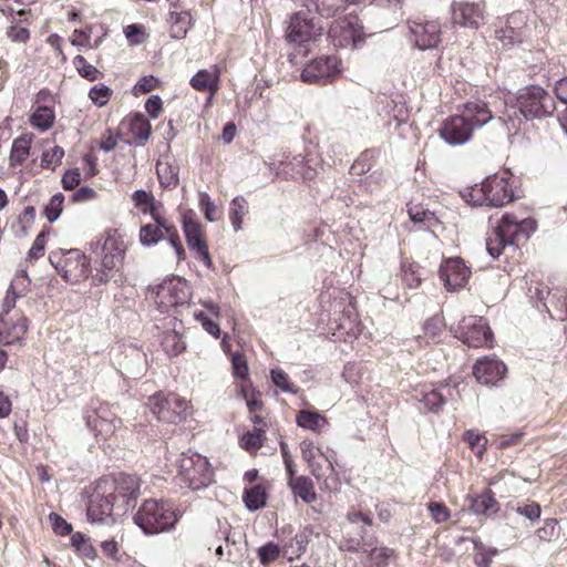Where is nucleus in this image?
Listing matches in <instances>:
<instances>
[{
	"label": "nucleus",
	"instance_id": "58836bf2",
	"mask_svg": "<svg viewBox=\"0 0 567 567\" xmlns=\"http://www.w3.org/2000/svg\"><path fill=\"white\" fill-rule=\"evenodd\" d=\"M132 199L144 214L155 216L158 213L155 197L151 193L142 188L137 189L133 193Z\"/></svg>",
	"mask_w": 567,
	"mask_h": 567
},
{
	"label": "nucleus",
	"instance_id": "774afa93",
	"mask_svg": "<svg viewBox=\"0 0 567 567\" xmlns=\"http://www.w3.org/2000/svg\"><path fill=\"white\" fill-rule=\"evenodd\" d=\"M49 518L52 524V528L56 534L68 535L72 532L71 524H69L63 517H61L56 513H51Z\"/></svg>",
	"mask_w": 567,
	"mask_h": 567
},
{
	"label": "nucleus",
	"instance_id": "b1692460",
	"mask_svg": "<svg viewBox=\"0 0 567 567\" xmlns=\"http://www.w3.org/2000/svg\"><path fill=\"white\" fill-rule=\"evenodd\" d=\"M28 318L20 312L0 317V344L11 346L24 339L28 331Z\"/></svg>",
	"mask_w": 567,
	"mask_h": 567
},
{
	"label": "nucleus",
	"instance_id": "6ab92c4d",
	"mask_svg": "<svg viewBox=\"0 0 567 567\" xmlns=\"http://www.w3.org/2000/svg\"><path fill=\"white\" fill-rule=\"evenodd\" d=\"M85 419L87 426L94 432L95 436L102 440L110 439L121 423V420L107 404H100L89 411Z\"/></svg>",
	"mask_w": 567,
	"mask_h": 567
},
{
	"label": "nucleus",
	"instance_id": "a211bd4d",
	"mask_svg": "<svg viewBox=\"0 0 567 567\" xmlns=\"http://www.w3.org/2000/svg\"><path fill=\"white\" fill-rule=\"evenodd\" d=\"M86 515L91 523L106 525L113 524L115 522L114 516L118 515L113 501L103 492L97 482L90 496Z\"/></svg>",
	"mask_w": 567,
	"mask_h": 567
},
{
	"label": "nucleus",
	"instance_id": "79ce46f5",
	"mask_svg": "<svg viewBox=\"0 0 567 567\" xmlns=\"http://www.w3.org/2000/svg\"><path fill=\"white\" fill-rule=\"evenodd\" d=\"M368 553L378 567H386L390 560L396 557V551L394 549L389 547L377 548L375 545L370 547Z\"/></svg>",
	"mask_w": 567,
	"mask_h": 567
},
{
	"label": "nucleus",
	"instance_id": "69168bd1",
	"mask_svg": "<svg viewBox=\"0 0 567 567\" xmlns=\"http://www.w3.org/2000/svg\"><path fill=\"white\" fill-rule=\"evenodd\" d=\"M81 182V173L79 168L68 169L62 178L61 184L65 190L74 189Z\"/></svg>",
	"mask_w": 567,
	"mask_h": 567
},
{
	"label": "nucleus",
	"instance_id": "f3484780",
	"mask_svg": "<svg viewBox=\"0 0 567 567\" xmlns=\"http://www.w3.org/2000/svg\"><path fill=\"white\" fill-rule=\"evenodd\" d=\"M329 37L336 47L358 49L364 40L363 27L357 17H349L333 24Z\"/></svg>",
	"mask_w": 567,
	"mask_h": 567
},
{
	"label": "nucleus",
	"instance_id": "f03ea898",
	"mask_svg": "<svg viewBox=\"0 0 567 567\" xmlns=\"http://www.w3.org/2000/svg\"><path fill=\"white\" fill-rule=\"evenodd\" d=\"M493 116V111L485 102H467L462 115L450 116L443 122L439 130L440 136L450 145H462L471 138L475 127L487 124Z\"/></svg>",
	"mask_w": 567,
	"mask_h": 567
},
{
	"label": "nucleus",
	"instance_id": "473e14b6",
	"mask_svg": "<svg viewBox=\"0 0 567 567\" xmlns=\"http://www.w3.org/2000/svg\"><path fill=\"white\" fill-rule=\"evenodd\" d=\"M128 131L134 143L143 146L152 134V126L143 114L136 113L128 120Z\"/></svg>",
	"mask_w": 567,
	"mask_h": 567
},
{
	"label": "nucleus",
	"instance_id": "6e6d98bb",
	"mask_svg": "<svg viewBox=\"0 0 567 567\" xmlns=\"http://www.w3.org/2000/svg\"><path fill=\"white\" fill-rule=\"evenodd\" d=\"M278 545L269 542L258 549V558L262 565H268L279 557Z\"/></svg>",
	"mask_w": 567,
	"mask_h": 567
},
{
	"label": "nucleus",
	"instance_id": "423d86ee",
	"mask_svg": "<svg viewBox=\"0 0 567 567\" xmlns=\"http://www.w3.org/2000/svg\"><path fill=\"white\" fill-rule=\"evenodd\" d=\"M348 526L343 532L339 549L348 553H368L377 544L375 537H369L367 527L372 526V518L360 512L349 511L346 516Z\"/></svg>",
	"mask_w": 567,
	"mask_h": 567
},
{
	"label": "nucleus",
	"instance_id": "c85d7f7f",
	"mask_svg": "<svg viewBox=\"0 0 567 567\" xmlns=\"http://www.w3.org/2000/svg\"><path fill=\"white\" fill-rule=\"evenodd\" d=\"M296 6L313 8L321 17H334L344 8V0H291Z\"/></svg>",
	"mask_w": 567,
	"mask_h": 567
},
{
	"label": "nucleus",
	"instance_id": "f257e3e1",
	"mask_svg": "<svg viewBox=\"0 0 567 567\" xmlns=\"http://www.w3.org/2000/svg\"><path fill=\"white\" fill-rule=\"evenodd\" d=\"M554 97L539 85H528L519 91L517 106L506 107L499 120L508 131L518 130L524 120L546 118L554 114Z\"/></svg>",
	"mask_w": 567,
	"mask_h": 567
},
{
	"label": "nucleus",
	"instance_id": "aec40b11",
	"mask_svg": "<svg viewBox=\"0 0 567 567\" xmlns=\"http://www.w3.org/2000/svg\"><path fill=\"white\" fill-rule=\"evenodd\" d=\"M183 230L186 243L195 258L202 261L207 268L213 267V260L209 255L205 231L202 225L193 218L184 217Z\"/></svg>",
	"mask_w": 567,
	"mask_h": 567
},
{
	"label": "nucleus",
	"instance_id": "2f4dec72",
	"mask_svg": "<svg viewBox=\"0 0 567 567\" xmlns=\"http://www.w3.org/2000/svg\"><path fill=\"white\" fill-rule=\"evenodd\" d=\"M288 486L296 497L301 498L306 504H311L317 499V493L311 478L308 476H298L288 480Z\"/></svg>",
	"mask_w": 567,
	"mask_h": 567
},
{
	"label": "nucleus",
	"instance_id": "0eeeda50",
	"mask_svg": "<svg viewBox=\"0 0 567 567\" xmlns=\"http://www.w3.org/2000/svg\"><path fill=\"white\" fill-rule=\"evenodd\" d=\"M470 197L477 206L502 207L513 200L514 192L505 176L493 175L474 185Z\"/></svg>",
	"mask_w": 567,
	"mask_h": 567
},
{
	"label": "nucleus",
	"instance_id": "39448f33",
	"mask_svg": "<svg viewBox=\"0 0 567 567\" xmlns=\"http://www.w3.org/2000/svg\"><path fill=\"white\" fill-rule=\"evenodd\" d=\"M97 483L113 501L117 514L124 515L135 507L141 488L136 475L120 473L113 477H103Z\"/></svg>",
	"mask_w": 567,
	"mask_h": 567
},
{
	"label": "nucleus",
	"instance_id": "e433bc0d",
	"mask_svg": "<svg viewBox=\"0 0 567 567\" xmlns=\"http://www.w3.org/2000/svg\"><path fill=\"white\" fill-rule=\"evenodd\" d=\"M243 499L249 511H258L266 505L267 494L261 485H254L245 489Z\"/></svg>",
	"mask_w": 567,
	"mask_h": 567
},
{
	"label": "nucleus",
	"instance_id": "a878e982",
	"mask_svg": "<svg viewBox=\"0 0 567 567\" xmlns=\"http://www.w3.org/2000/svg\"><path fill=\"white\" fill-rule=\"evenodd\" d=\"M219 81H220V71L217 66H214L210 70L203 69L199 70L193 78L190 79V86L199 92H209L210 96L208 101L218 92L219 90Z\"/></svg>",
	"mask_w": 567,
	"mask_h": 567
},
{
	"label": "nucleus",
	"instance_id": "6e6552de",
	"mask_svg": "<svg viewBox=\"0 0 567 567\" xmlns=\"http://www.w3.org/2000/svg\"><path fill=\"white\" fill-rule=\"evenodd\" d=\"M178 476L193 491L207 487L214 480L209 461L195 452L182 453L178 461Z\"/></svg>",
	"mask_w": 567,
	"mask_h": 567
},
{
	"label": "nucleus",
	"instance_id": "3c124183",
	"mask_svg": "<svg viewBox=\"0 0 567 567\" xmlns=\"http://www.w3.org/2000/svg\"><path fill=\"white\" fill-rule=\"evenodd\" d=\"M421 402L429 411L437 412L444 405L445 399L439 390L433 389L423 394Z\"/></svg>",
	"mask_w": 567,
	"mask_h": 567
},
{
	"label": "nucleus",
	"instance_id": "e2e57ef3",
	"mask_svg": "<svg viewBox=\"0 0 567 567\" xmlns=\"http://www.w3.org/2000/svg\"><path fill=\"white\" fill-rule=\"evenodd\" d=\"M551 291L542 284H536L533 286V284L528 287V295L532 299H536L539 305H537V308L540 309V306L543 307V303L546 302L547 297L551 296Z\"/></svg>",
	"mask_w": 567,
	"mask_h": 567
},
{
	"label": "nucleus",
	"instance_id": "1a4fd4ad",
	"mask_svg": "<svg viewBox=\"0 0 567 567\" xmlns=\"http://www.w3.org/2000/svg\"><path fill=\"white\" fill-rule=\"evenodd\" d=\"M49 260L56 272L68 282H78L89 275V261L80 249L52 250L49 254Z\"/></svg>",
	"mask_w": 567,
	"mask_h": 567
},
{
	"label": "nucleus",
	"instance_id": "4be33fe9",
	"mask_svg": "<svg viewBox=\"0 0 567 567\" xmlns=\"http://www.w3.org/2000/svg\"><path fill=\"white\" fill-rule=\"evenodd\" d=\"M473 373L481 384L497 385L505 378L507 367L495 357H484L476 361Z\"/></svg>",
	"mask_w": 567,
	"mask_h": 567
},
{
	"label": "nucleus",
	"instance_id": "c756f323",
	"mask_svg": "<svg viewBox=\"0 0 567 567\" xmlns=\"http://www.w3.org/2000/svg\"><path fill=\"white\" fill-rule=\"evenodd\" d=\"M31 144V134H23L13 140L9 157V165L11 167L20 166L27 161L30 155Z\"/></svg>",
	"mask_w": 567,
	"mask_h": 567
},
{
	"label": "nucleus",
	"instance_id": "c9c22d12",
	"mask_svg": "<svg viewBox=\"0 0 567 567\" xmlns=\"http://www.w3.org/2000/svg\"><path fill=\"white\" fill-rule=\"evenodd\" d=\"M22 287L19 286L17 280H13L7 290V295L1 305L0 317L3 316H12L14 312L12 310L16 307L17 299L23 297L25 295L27 287L21 284Z\"/></svg>",
	"mask_w": 567,
	"mask_h": 567
},
{
	"label": "nucleus",
	"instance_id": "f704fd0d",
	"mask_svg": "<svg viewBox=\"0 0 567 567\" xmlns=\"http://www.w3.org/2000/svg\"><path fill=\"white\" fill-rule=\"evenodd\" d=\"M168 22L171 23V37L173 39H183L192 25V16L188 11H171Z\"/></svg>",
	"mask_w": 567,
	"mask_h": 567
},
{
	"label": "nucleus",
	"instance_id": "2eb2a0df",
	"mask_svg": "<svg viewBox=\"0 0 567 567\" xmlns=\"http://www.w3.org/2000/svg\"><path fill=\"white\" fill-rule=\"evenodd\" d=\"M340 64L341 62L336 55L317 58L303 68L301 80L306 83L327 85L339 76Z\"/></svg>",
	"mask_w": 567,
	"mask_h": 567
},
{
	"label": "nucleus",
	"instance_id": "bb28decb",
	"mask_svg": "<svg viewBox=\"0 0 567 567\" xmlns=\"http://www.w3.org/2000/svg\"><path fill=\"white\" fill-rule=\"evenodd\" d=\"M153 223L146 224L140 229V241L143 246H153L164 239L168 221L158 212L152 216Z\"/></svg>",
	"mask_w": 567,
	"mask_h": 567
},
{
	"label": "nucleus",
	"instance_id": "603ef678",
	"mask_svg": "<svg viewBox=\"0 0 567 567\" xmlns=\"http://www.w3.org/2000/svg\"><path fill=\"white\" fill-rule=\"evenodd\" d=\"M64 156L63 147L55 145L50 152H44L41 156V166L54 169L61 163Z\"/></svg>",
	"mask_w": 567,
	"mask_h": 567
},
{
	"label": "nucleus",
	"instance_id": "5701e85b",
	"mask_svg": "<svg viewBox=\"0 0 567 567\" xmlns=\"http://www.w3.org/2000/svg\"><path fill=\"white\" fill-rule=\"evenodd\" d=\"M471 276L470 268L460 257L450 258L440 267V278L449 290H456L466 285Z\"/></svg>",
	"mask_w": 567,
	"mask_h": 567
},
{
	"label": "nucleus",
	"instance_id": "72a5a7b5",
	"mask_svg": "<svg viewBox=\"0 0 567 567\" xmlns=\"http://www.w3.org/2000/svg\"><path fill=\"white\" fill-rule=\"evenodd\" d=\"M470 509L475 515H491L499 509L498 502L494 498L492 491L470 498Z\"/></svg>",
	"mask_w": 567,
	"mask_h": 567
},
{
	"label": "nucleus",
	"instance_id": "4d7b16f0",
	"mask_svg": "<svg viewBox=\"0 0 567 567\" xmlns=\"http://www.w3.org/2000/svg\"><path fill=\"white\" fill-rule=\"evenodd\" d=\"M537 536L542 540L550 542L558 536V522L555 518H547L544 525L537 530Z\"/></svg>",
	"mask_w": 567,
	"mask_h": 567
},
{
	"label": "nucleus",
	"instance_id": "09e8293b",
	"mask_svg": "<svg viewBox=\"0 0 567 567\" xmlns=\"http://www.w3.org/2000/svg\"><path fill=\"white\" fill-rule=\"evenodd\" d=\"M73 64L82 78L89 81H94L97 79L99 70L94 65L87 63L84 56L76 55L73 59Z\"/></svg>",
	"mask_w": 567,
	"mask_h": 567
},
{
	"label": "nucleus",
	"instance_id": "13d9d810",
	"mask_svg": "<svg viewBox=\"0 0 567 567\" xmlns=\"http://www.w3.org/2000/svg\"><path fill=\"white\" fill-rule=\"evenodd\" d=\"M233 373L236 378L247 379L248 377V363L244 354L235 352L231 355Z\"/></svg>",
	"mask_w": 567,
	"mask_h": 567
},
{
	"label": "nucleus",
	"instance_id": "ea45409f",
	"mask_svg": "<svg viewBox=\"0 0 567 567\" xmlns=\"http://www.w3.org/2000/svg\"><path fill=\"white\" fill-rule=\"evenodd\" d=\"M54 121V112L48 106H39L31 115L30 123L40 131H47Z\"/></svg>",
	"mask_w": 567,
	"mask_h": 567
},
{
	"label": "nucleus",
	"instance_id": "864d4df0",
	"mask_svg": "<svg viewBox=\"0 0 567 567\" xmlns=\"http://www.w3.org/2000/svg\"><path fill=\"white\" fill-rule=\"evenodd\" d=\"M112 95V90L104 84L93 86L89 92V97L97 106H104Z\"/></svg>",
	"mask_w": 567,
	"mask_h": 567
},
{
	"label": "nucleus",
	"instance_id": "f8f14e48",
	"mask_svg": "<svg viewBox=\"0 0 567 567\" xmlns=\"http://www.w3.org/2000/svg\"><path fill=\"white\" fill-rule=\"evenodd\" d=\"M103 251L101 267L92 276L94 286L107 284L120 271L125 254L124 243L109 236L104 241Z\"/></svg>",
	"mask_w": 567,
	"mask_h": 567
},
{
	"label": "nucleus",
	"instance_id": "393cba45",
	"mask_svg": "<svg viewBox=\"0 0 567 567\" xmlns=\"http://www.w3.org/2000/svg\"><path fill=\"white\" fill-rule=\"evenodd\" d=\"M527 17L523 11L508 16L505 28L495 31V37L504 45L520 43L526 35Z\"/></svg>",
	"mask_w": 567,
	"mask_h": 567
},
{
	"label": "nucleus",
	"instance_id": "338daca9",
	"mask_svg": "<svg viewBox=\"0 0 567 567\" xmlns=\"http://www.w3.org/2000/svg\"><path fill=\"white\" fill-rule=\"evenodd\" d=\"M158 84V80L153 75L141 78L134 86V93L137 94H146L153 91Z\"/></svg>",
	"mask_w": 567,
	"mask_h": 567
},
{
	"label": "nucleus",
	"instance_id": "8fccbe9b",
	"mask_svg": "<svg viewBox=\"0 0 567 567\" xmlns=\"http://www.w3.org/2000/svg\"><path fill=\"white\" fill-rule=\"evenodd\" d=\"M300 450H301V456L302 458L309 464V466L312 468V473L315 475L317 474L316 465H315V458L317 454L323 455L322 452L313 444L312 441L303 440L300 443Z\"/></svg>",
	"mask_w": 567,
	"mask_h": 567
},
{
	"label": "nucleus",
	"instance_id": "9b49d317",
	"mask_svg": "<svg viewBox=\"0 0 567 567\" xmlns=\"http://www.w3.org/2000/svg\"><path fill=\"white\" fill-rule=\"evenodd\" d=\"M453 331L455 337L468 347L481 348L493 346V332L486 319L483 317H464Z\"/></svg>",
	"mask_w": 567,
	"mask_h": 567
},
{
	"label": "nucleus",
	"instance_id": "dca6fc26",
	"mask_svg": "<svg viewBox=\"0 0 567 567\" xmlns=\"http://www.w3.org/2000/svg\"><path fill=\"white\" fill-rule=\"evenodd\" d=\"M190 299V287L184 279L174 278L157 287L155 303L162 312L171 308L187 305Z\"/></svg>",
	"mask_w": 567,
	"mask_h": 567
},
{
	"label": "nucleus",
	"instance_id": "49530a36",
	"mask_svg": "<svg viewBox=\"0 0 567 567\" xmlns=\"http://www.w3.org/2000/svg\"><path fill=\"white\" fill-rule=\"evenodd\" d=\"M63 202L64 196L61 193H58L51 197L49 204L44 207V216L49 223H53L60 217Z\"/></svg>",
	"mask_w": 567,
	"mask_h": 567
},
{
	"label": "nucleus",
	"instance_id": "20e7f679",
	"mask_svg": "<svg viewBox=\"0 0 567 567\" xmlns=\"http://www.w3.org/2000/svg\"><path fill=\"white\" fill-rule=\"evenodd\" d=\"M133 519L145 535H155L172 529L178 518L171 504L151 498L143 502Z\"/></svg>",
	"mask_w": 567,
	"mask_h": 567
},
{
	"label": "nucleus",
	"instance_id": "37998d69",
	"mask_svg": "<svg viewBox=\"0 0 567 567\" xmlns=\"http://www.w3.org/2000/svg\"><path fill=\"white\" fill-rule=\"evenodd\" d=\"M97 27L89 25L82 30H75L71 40L72 45L78 48L91 49L92 38L96 33Z\"/></svg>",
	"mask_w": 567,
	"mask_h": 567
},
{
	"label": "nucleus",
	"instance_id": "c03bdc74",
	"mask_svg": "<svg viewBox=\"0 0 567 567\" xmlns=\"http://www.w3.org/2000/svg\"><path fill=\"white\" fill-rule=\"evenodd\" d=\"M265 439V430L262 427L255 426L252 431L244 434L241 443L248 451L258 450L262 446Z\"/></svg>",
	"mask_w": 567,
	"mask_h": 567
},
{
	"label": "nucleus",
	"instance_id": "412c9836",
	"mask_svg": "<svg viewBox=\"0 0 567 567\" xmlns=\"http://www.w3.org/2000/svg\"><path fill=\"white\" fill-rule=\"evenodd\" d=\"M409 30L420 50L436 48L441 42V25L437 21H408Z\"/></svg>",
	"mask_w": 567,
	"mask_h": 567
},
{
	"label": "nucleus",
	"instance_id": "4c0bfd02",
	"mask_svg": "<svg viewBox=\"0 0 567 567\" xmlns=\"http://www.w3.org/2000/svg\"><path fill=\"white\" fill-rule=\"evenodd\" d=\"M296 423L306 430L317 431L327 423V420L316 411L301 410L296 416Z\"/></svg>",
	"mask_w": 567,
	"mask_h": 567
},
{
	"label": "nucleus",
	"instance_id": "5fc2aeb1",
	"mask_svg": "<svg viewBox=\"0 0 567 567\" xmlns=\"http://www.w3.org/2000/svg\"><path fill=\"white\" fill-rule=\"evenodd\" d=\"M444 320L441 316H433L424 322L423 330L425 337L434 340L444 330Z\"/></svg>",
	"mask_w": 567,
	"mask_h": 567
},
{
	"label": "nucleus",
	"instance_id": "7ed1b4c3",
	"mask_svg": "<svg viewBox=\"0 0 567 567\" xmlns=\"http://www.w3.org/2000/svg\"><path fill=\"white\" fill-rule=\"evenodd\" d=\"M535 230L534 219L519 220L514 215L504 214L486 238V250L492 258H498L506 247L517 248L522 243L527 241Z\"/></svg>",
	"mask_w": 567,
	"mask_h": 567
},
{
	"label": "nucleus",
	"instance_id": "de8ad7c7",
	"mask_svg": "<svg viewBox=\"0 0 567 567\" xmlns=\"http://www.w3.org/2000/svg\"><path fill=\"white\" fill-rule=\"evenodd\" d=\"M274 384L287 393H297L298 388L290 382L288 374L281 369H272L270 371Z\"/></svg>",
	"mask_w": 567,
	"mask_h": 567
},
{
	"label": "nucleus",
	"instance_id": "a18cd8bd",
	"mask_svg": "<svg viewBox=\"0 0 567 567\" xmlns=\"http://www.w3.org/2000/svg\"><path fill=\"white\" fill-rule=\"evenodd\" d=\"M72 546L84 557L94 558L96 551L82 533H74L71 537Z\"/></svg>",
	"mask_w": 567,
	"mask_h": 567
},
{
	"label": "nucleus",
	"instance_id": "7c9ffc66",
	"mask_svg": "<svg viewBox=\"0 0 567 567\" xmlns=\"http://www.w3.org/2000/svg\"><path fill=\"white\" fill-rule=\"evenodd\" d=\"M543 308L549 313L550 318L558 320L567 319V293L563 288H555L549 298V305L543 303Z\"/></svg>",
	"mask_w": 567,
	"mask_h": 567
},
{
	"label": "nucleus",
	"instance_id": "4468645a",
	"mask_svg": "<svg viewBox=\"0 0 567 567\" xmlns=\"http://www.w3.org/2000/svg\"><path fill=\"white\" fill-rule=\"evenodd\" d=\"M453 27H461L476 32L487 21L485 4L482 1H453L451 6Z\"/></svg>",
	"mask_w": 567,
	"mask_h": 567
},
{
	"label": "nucleus",
	"instance_id": "cd10ccee",
	"mask_svg": "<svg viewBox=\"0 0 567 567\" xmlns=\"http://www.w3.org/2000/svg\"><path fill=\"white\" fill-rule=\"evenodd\" d=\"M179 167L175 161L168 157H162L156 163V174L159 185L164 188L173 189L177 187Z\"/></svg>",
	"mask_w": 567,
	"mask_h": 567
},
{
	"label": "nucleus",
	"instance_id": "052dcab7",
	"mask_svg": "<svg viewBox=\"0 0 567 567\" xmlns=\"http://www.w3.org/2000/svg\"><path fill=\"white\" fill-rule=\"evenodd\" d=\"M164 349L169 355H178L185 349L184 343L176 333H169L164 339Z\"/></svg>",
	"mask_w": 567,
	"mask_h": 567
},
{
	"label": "nucleus",
	"instance_id": "9d476101",
	"mask_svg": "<svg viewBox=\"0 0 567 567\" xmlns=\"http://www.w3.org/2000/svg\"><path fill=\"white\" fill-rule=\"evenodd\" d=\"M148 408L158 421L178 424L186 419L188 402L175 393H155L148 399Z\"/></svg>",
	"mask_w": 567,
	"mask_h": 567
},
{
	"label": "nucleus",
	"instance_id": "a19ab883",
	"mask_svg": "<svg viewBox=\"0 0 567 567\" xmlns=\"http://www.w3.org/2000/svg\"><path fill=\"white\" fill-rule=\"evenodd\" d=\"M248 206L244 197L237 196L230 203L229 218L235 231L241 229L243 217L247 213Z\"/></svg>",
	"mask_w": 567,
	"mask_h": 567
},
{
	"label": "nucleus",
	"instance_id": "680f3d73",
	"mask_svg": "<svg viewBox=\"0 0 567 567\" xmlns=\"http://www.w3.org/2000/svg\"><path fill=\"white\" fill-rule=\"evenodd\" d=\"M165 236L167 237L168 241L175 249L178 260L183 259L185 257V250L179 240L177 229L169 224L168 227L166 228Z\"/></svg>",
	"mask_w": 567,
	"mask_h": 567
},
{
	"label": "nucleus",
	"instance_id": "ddd939ff",
	"mask_svg": "<svg viewBox=\"0 0 567 567\" xmlns=\"http://www.w3.org/2000/svg\"><path fill=\"white\" fill-rule=\"evenodd\" d=\"M310 13L311 9H307L297 11L289 17L285 34L288 42L303 44L315 41L322 34V27L315 22Z\"/></svg>",
	"mask_w": 567,
	"mask_h": 567
},
{
	"label": "nucleus",
	"instance_id": "bf43d9fd",
	"mask_svg": "<svg viewBox=\"0 0 567 567\" xmlns=\"http://www.w3.org/2000/svg\"><path fill=\"white\" fill-rule=\"evenodd\" d=\"M45 236H47V231L45 230H42L34 239L31 248L29 249L28 251V259L30 261L32 260H37L39 259L40 257L43 256L44 254V248H45Z\"/></svg>",
	"mask_w": 567,
	"mask_h": 567
},
{
	"label": "nucleus",
	"instance_id": "0e129e2a",
	"mask_svg": "<svg viewBox=\"0 0 567 567\" xmlns=\"http://www.w3.org/2000/svg\"><path fill=\"white\" fill-rule=\"evenodd\" d=\"M429 511L435 523H444L450 518V511L443 503L432 502L429 504Z\"/></svg>",
	"mask_w": 567,
	"mask_h": 567
}]
</instances>
